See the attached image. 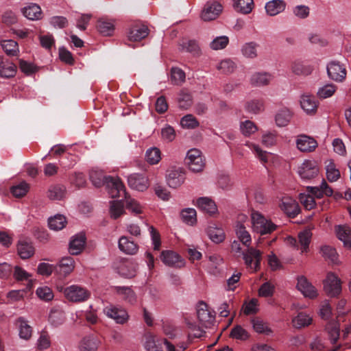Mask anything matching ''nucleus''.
Here are the masks:
<instances>
[{
	"instance_id": "nucleus-31",
	"label": "nucleus",
	"mask_w": 351,
	"mask_h": 351,
	"mask_svg": "<svg viewBox=\"0 0 351 351\" xmlns=\"http://www.w3.org/2000/svg\"><path fill=\"white\" fill-rule=\"evenodd\" d=\"M16 71L15 64L7 59L0 58V76L9 78L14 76Z\"/></svg>"
},
{
	"instance_id": "nucleus-36",
	"label": "nucleus",
	"mask_w": 351,
	"mask_h": 351,
	"mask_svg": "<svg viewBox=\"0 0 351 351\" xmlns=\"http://www.w3.org/2000/svg\"><path fill=\"white\" fill-rule=\"evenodd\" d=\"M149 29L145 25L135 26L128 32V39L131 41H139L147 36Z\"/></svg>"
},
{
	"instance_id": "nucleus-33",
	"label": "nucleus",
	"mask_w": 351,
	"mask_h": 351,
	"mask_svg": "<svg viewBox=\"0 0 351 351\" xmlns=\"http://www.w3.org/2000/svg\"><path fill=\"white\" fill-rule=\"evenodd\" d=\"M251 324L256 332L266 335H273V330L269 327V324L262 319L254 317L251 319Z\"/></svg>"
},
{
	"instance_id": "nucleus-55",
	"label": "nucleus",
	"mask_w": 351,
	"mask_h": 351,
	"mask_svg": "<svg viewBox=\"0 0 351 351\" xmlns=\"http://www.w3.org/2000/svg\"><path fill=\"white\" fill-rule=\"evenodd\" d=\"M240 131L245 136H250L258 131V127L254 122L245 120L240 123Z\"/></svg>"
},
{
	"instance_id": "nucleus-10",
	"label": "nucleus",
	"mask_w": 351,
	"mask_h": 351,
	"mask_svg": "<svg viewBox=\"0 0 351 351\" xmlns=\"http://www.w3.org/2000/svg\"><path fill=\"white\" fill-rule=\"evenodd\" d=\"M298 240L293 237H288L287 241L290 245L295 246L297 250H300L301 254L306 253L308 251L309 245L311 243L312 232L309 229H305L298 234Z\"/></svg>"
},
{
	"instance_id": "nucleus-16",
	"label": "nucleus",
	"mask_w": 351,
	"mask_h": 351,
	"mask_svg": "<svg viewBox=\"0 0 351 351\" xmlns=\"http://www.w3.org/2000/svg\"><path fill=\"white\" fill-rule=\"evenodd\" d=\"M75 265V261L72 257H62L56 265V272L61 276L66 277L73 272Z\"/></svg>"
},
{
	"instance_id": "nucleus-13",
	"label": "nucleus",
	"mask_w": 351,
	"mask_h": 351,
	"mask_svg": "<svg viewBox=\"0 0 351 351\" xmlns=\"http://www.w3.org/2000/svg\"><path fill=\"white\" fill-rule=\"evenodd\" d=\"M184 180L185 174L181 168H173L167 171L166 181L171 188H178L184 183Z\"/></svg>"
},
{
	"instance_id": "nucleus-38",
	"label": "nucleus",
	"mask_w": 351,
	"mask_h": 351,
	"mask_svg": "<svg viewBox=\"0 0 351 351\" xmlns=\"http://www.w3.org/2000/svg\"><path fill=\"white\" fill-rule=\"evenodd\" d=\"M285 8V4L281 0H272L265 5L267 13L270 16H276L282 12Z\"/></svg>"
},
{
	"instance_id": "nucleus-6",
	"label": "nucleus",
	"mask_w": 351,
	"mask_h": 351,
	"mask_svg": "<svg viewBox=\"0 0 351 351\" xmlns=\"http://www.w3.org/2000/svg\"><path fill=\"white\" fill-rule=\"evenodd\" d=\"M161 261L167 267L182 269L186 266V261L173 250H163L160 256Z\"/></svg>"
},
{
	"instance_id": "nucleus-46",
	"label": "nucleus",
	"mask_w": 351,
	"mask_h": 351,
	"mask_svg": "<svg viewBox=\"0 0 351 351\" xmlns=\"http://www.w3.org/2000/svg\"><path fill=\"white\" fill-rule=\"evenodd\" d=\"M1 46L8 56H17L19 52L17 43L13 40H2Z\"/></svg>"
},
{
	"instance_id": "nucleus-50",
	"label": "nucleus",
	"mask_w": 351,
	"mask_h": 351,
	"mask_svg": "<svg viewBox=\"0 0 351 351\" xmlns=\"http://www.w3.org/2000/svg\"><path fill=\"white\" fill-rule=\"evenodd\" d=\"M18 322L19 324V330L20 338L28 340L32 337V327L23 317H19Z\"/></svg>"
},
{
	"instance_id": "nucleus-7",
	"label": "nucleus",
	"mask_w": 351,
	"mask_h": 351,
	"mask_svg": "<svg viewBox=\"0 0 351 351\" xmlns=\"http://www.w3.org/2000/svg\"><path fill=\"white\" fill-rule=\"evenodd\" d=\"M298 173L302 180H311L319 174V167L316 160H304L298 168Z\"/></svg>"
},
{
	"instance_id": "nucleus-22",
	"label": "nucleus",
	"mask_w": 351,
	"mask_h": 351,
	"mask_svg": "<svg viewBox=\"0 0 351 351\" xmlns=\"http://www.w3.org/2000/svg\"><path fill=\"white\" fill-rule=\"evenodd\" d=\"M292 117L293 112L289 108L282 107L276 112L274 117L276 125L279 128L285 127L289 123Z\"/></svg>"
},
{
	"instance_id": "nucleus-59",
	"label": "nucleus",
	"mask_w": 351,
	"mask_h": 351,
	"mask_svg": "<svg viewBox=\"0 0 351 351\" xmlns=\"http://www.w3.org/2000/svg\"><path fill=\"white\" fill-rule=\"evenodd\" d=\"M182 51L189 52L193 56H198L200 53V49L198 44L195 40L184 41L180 45Z\"/></svg>"
},
{
	"instance_id": "nucleus-39",
	"label": "nucleus",
	"mask_w": 351,
	"mask_h": 351,
	"mask_svg": "<svg viewBox=\"0 0 351 351\" xmlns=\"http://www.w3.org/2000/svg\"><path fill=\"white\" fill-rule=\"evenodd\" d=\"M207 234L209 239L215 243L223 242L226 237L224 232L221 228L213 226L208 228Z\"/></svg>"
},
{
	"instance_id": "nucleus-19",
	"label": "nucleus",
	"mask_w": 351,
	"mask_h": 351,
	"mask_svg": "<svg viewBox=\"0 0 351 351\" xmlns=\"http://www.w3.org/2000/svg\"><path fill=\"white\" fill-rule=\"evenodd\" d=\"M280 208L289 216L294 217L300 213L298 202L291 197H283L280 204Z\"/></svg>"
},
{
	"instance_id": "nucleus-23",
	"label": "nucleus",
	"mask_w": 351,
	"mask_h": 351,
	"mask_svg": "<svg viewBox=\"0 0 351 351\" xmlns=\"http://www.w3.org/2000/svg\"><path fill=\"white\" fill-rule=\"evenodd\" d=\"M300 106L307 114H314L317 110V101L310 95H302L300 97Z\"/></svg>"
},
{
	"instance_id": "nucleus-20",
	"label": "nucleus",
	"mask_w": 351,
	"mask_h": 351,
	"mask_svg": "<svg viewBox=\"0 0 351 351\" xmlns=\"http://www.w3.org/2000/svg\"><path fill=\"white\" fill-rule=\"evenodd\" d=\"M86 237L83 233L73 236L69 242V252L72 255H78L84 248Z\"/></svg>"
},
{
	"instance_id": "nucleus-30",
	"label": "nucleus",
	"mask_w": 351,
	"mask_h": 351,
	"mask_svg": "<svg viewBox=\"0 0 351 351\" xmlns=\"http://www.w3.org/2000/svg\"><path fill=\"white\" fill-rule=\"evenodd\" d=\"M23 15L29 20H39L42 16V10L40 7L36 4L31 3L22 10Z\"/></svg>"
},
{
	"instance_id": "nucleus-5",
	"label": "nucleus",
	"mask_w": 351,
	"mask_h": 351,
	"mask_svg": "<svg viewBox=\"0 0 351 351\" xmlns=\"http://www.w3.org/2000/svg\"><path fill=\"white\" fill-rule=\"evenodd\" d=\"M189 169L195 173L202 171L205 167V159L202 152L196 148L190 149L185 158Z\"/></svg>"
},
{
	"instance_id": "nucleus-1",
	"label": "nucleus",
	"mask_w": 351,
	"mask_h": 351,
	"mask_svg": "<svg viewBox=\"0 0 351 351\" xmlns=\"http://www.w3.org/2000/svg\"><path fill=\"white\" fill-rule=\"evenodd\" d=\"M90 180L96 187L105 184L112 197L119 195L123 191L124 184L119 177L105 176L100 169H93L90 172Z\"/></svg>"
},
{
	"instance_id": "nucleus-32",
	"label": "nucleus",
	"mask_w": 351,
	"mask_h": 351,
	"mask_svg": "<svg viewBox=\"0 0 351 351\" xmlns=\"http://www.w3.org/2000/svg\"><path fill=\"white\" fill-rule=\"evenodd\" d=\"M119 248L121 251L127 254H134L138 251L137 245L127 237H121L118 243Z\"/></svg>"
},
{
	"instance_id": "nucleus-27",
	"label": "nucleus",
	"mask_w": 351,
	"mask_h": 351,
	"mask_svg": "<svg viewBox=\"0 0 351 351\" xmlns=\"http://www.w3.org/2000/svg\"><path fill=\"white\" fill-rule=\"evenodd\" d=\"M223 259L221 256L213 254L209 256V261L206 270L208 273L213 276H218L222 271Z\"/></svg>"
},
{
	"instance_id": "nucleus-29",
	"label": "nucleus",
	"mask_w": 351,
	"mask_h": 351,
	"mask_svg": "<svg viewBox=\"0 0 351 351\" xmlns=\"http://www.w3.org/2000/svg\"><path fill=\"white\" fill-rule=\"evenodd\" d=\"M34 247L31 242L20 240L17 244V252L22 259H27L34 254Z\"/></svg>"
},
{
	"instance_id": "nucleus-2",
	"label": "nucleus",
	"mask_w": 351,
	"mask_h": 351,
	"mask_svg": "<svg viewBox=\"0 0 351 351\" xmlns=\"http://www.w3.org/2000/svg\"><path fill=\"white\" fill-rule=\"evenodd\" d=\"M231 252L236 256H242L247 268L252 271L260 269L262 260V252L253 247H247L246 251H243L239 241L234 240L230 245Z\"/></svg>"
},
{
	"instance_id": "nucleus-18",
	"label": "nucleus",
	"mask_w": 351,
	"mask_h": 351,
	"mask_svg": "<svg viewBox=\"0 0 351 351\" xmlns=\"http://www.w3.org/2000/svg\"><path fill=\"white\" fill-rule=\"evenodd\" d=\"M121 193L124 195V202L126 208L134 215H140L143 213L144 206L142 205L138 201L129 195L125 191V187L124 186L123 191H121L119 195L117 197L121 196Z\"/></svg>"
},
{
	"instance_id": "nucleus-15",
	"label": "nucleus",
	"mask_w": 351,
	"mask_h": 351,
	"mask_svg": "<svg viewBox=\"0 0 351 351\" xmlns=\"http://www.w3.org/2000/svg\"><path fill=\"white\" fill-rule=\"evenodd\" d=\"M297 148L302 152H311L317 147V141L312 137L301 134L295 140Z\"/></svg>"
},
{
	"instance_id": "nucleus-12",
	"label": "nucleus",
	"mask_w": 351,
	"mask_h": 351,
	"mask_svg": "<svg viewBox=\"0 0 351 351\" xmlns=\"http://www.w3.org/2000/svg\"><path fill=\"white\" fill-rule=\"evenodd\" d=\"M222 5L216 1H208L201 13V18L205 21L215 20L222 12Z\"/></svg>"
},
{
	"instance_id": "nucleus-37",
	"label": "nucleus",
	"mask_w": 351,
	"mask_h": 351,
	"mask_svg": "<svg viewBox=\"0 0 351 351\" xmlns=\"http://www.w3.org/2000/svg\"><path fill=\"white\" fill-rule=\"evenodd\" d=\"M197 205L199 208L209 214H214L217 211L215 202L209 197H199L197 200Z\"/></svg>"
},
{
	"instance_id": "nucleus-24",
	"label": "nucleus",
	"mask_w": 351,
	"mask_h": 351,
	"mask_svg": "<svg viewBox=\"0 0 351 351\" xmlns=\"http://www.w3.org/2000/svg\"><path fill=\"white\" fill-rule=\"evenodd\" d=\"M197 316L202 326L207 327L213 320L210 311L208 310L206 304L204 302H199L197 306Z\"/></svg>"
},
{
	"instance_id": "nucleus-4",
	"label": "nucleus",
	"mask_w": 351,
	"mask_h": 351,
	"mask_svg": "<svg viewBox=\"0 0 351 351\" xmlns=\"http://www.w3.org/2000/svg\"><path fill=\"white\" fill-rule=\"evenodd\" d=\"M64 297L70 302H83L90 297V292L85 287L78 285H72L65 288L59 289Z\"/></svg>"
},
{
	"instance_id": "nucleus-21",
	"label": "nucleus",
	"mask_w": 351,
	"mask_h": 351,
	"mask_svg": "<svg viewBox=\"0 0 351 351\" xmlns=\"http://www.w3.org/2000/svg\"><path fill=\"white\" fill-rule=\"evenodd\" d=\"M114 289L116 294L125 302L130 304H136L137 296L130 287L117 286L114 287Z\"/></svg>"
},
{
	"instance_id": "nucleus-56",
	"label": "nucleus",
	"mask_w": 351,
	"mask_h": 351,
	"mask_svg": "<svg viewBox=\"0 0 351 351\" xmlns=\"http://www.w3.org/2000/svg\"><path fill=\"white\" fill-rule=\"evenodd\" d=\"M291 70L296 75H308L311 73L313 69L303 62L296 60L292 63Z\"/></svg>"
},
{
	"instance_id": "nucleus-60",
	"label": "nucleus",
	"mask_w": 351,
	"mask_h": 351,
	"mask_svg": "<svg viewBox=\"0 0 351 351\" xmlns=\"http://www.w3.org/2000/svg\"><path fill=\"white\" fill-rule=\"evenodd\" d=\"M29 189V184L25 182H21L19 184L13 186L10 189V191L14 197H21L26 195Z\"/></svg>"
},
{
	"instance_id": "nucleus-35",
	"label": "nucleus",
	"mask_w": 351,
	"mask_h": 351,
	"mask_svg": "<svg viewBox=\"0 0 351 351\" xmlns=\"http://www.w3.org/2000/svg\"><path fill=\"white\" fill-rule=\"evenodd\" d=\"M235 232L239 241L245 247H250L252 243L250 234L246 230L245 226L241 223H237L235 226Z\"/></svg>"
},
{
	"instance_id": "nucleus-9",
	"label": "nucleus",
	"mask_w": 351,
	"mask_h": 351,
	"mask_svg": "<svg viewBox=\"0 0 351 351\" xmlns=\"http://www.w3.org/2000/svg\"><path fill=\"white\" fill-rule=\"evenodd\" d=\"M104 313L117 324H124L130 318L127 310L121 306L110 305L104 308Z\"/></svg>"
},
{
	"instance_id": "nucleus-28",
	"label": "nucleus",
	"mask_w": 351,
	"mask_h": 351,
	"mask_svg": "<svg viewBox=\"0 0 351 351\" xmlns=\"http://www.w3.org/2000/svg\"><path fill=\"white\" fill-rule=\"evenodd\" d=\"M273 76L267 72H256L252 75L250 83L254 86H264L268 85L272 80Z\"/></svg>"
},
{
	"instance_id": "nucleus-44",
	"label": "nucleus",
	"mask_w": 351,
	"mask_h": 351,
	"mask_svg": "<svg viewBox=\"0 0 351 351\" xmlns=\"http://www.w3.org/2000/svg\"><path fill=\"white\" fill-rule=\"evenodd\" d=\"M66 195V188L63 185L56 184L49 187L47 196L52 200H60Z\"/></svg>"
},
{
	"instance_id": "nucleus-52",
	"label": "nucleus",
	"mask_w": 351,
	"mask_h": 351,
	"mask_svg": "<svg viewBox=\"0 0 351 351\" xmlns=\"http://www.w3.org/2000/svg\"><path fill=\"white\" fill-rule=\"evenodd\" d=\"M253 0H234V9L241 13L248 14L253 8Z\"/></svg>"
},
{
	"instance_id": "nucleus-14",
	"label": "nucleus",
	"mask_w": 351,
	"mask_h": 351,
	"mask_svg": "<svg viewBox=\"0 0 351 351\" xmlns=\"http://www.w3.org/2000/svg\"><path fill=\"white\" fill-rule=\"evenodd\" d=\"M328 77L336 82H342L346 76V70L343 64L337 61H332L327 65Z\"/></svg>"
},
{
	"instance_id": "nucleus-62",
	"label": "nucleus",
	"mask_w": 351,
	"mask_h": 351,
	"mask_svg": "<svg viewBox=\"0 0 351 351\" xmlns=\"http://www.w3.org/2000/svg\"><path fill=\"white\" fill-rule=\"evenodd\" d=\"M229 43V38L226 36H220L214 38L210 43V47L213 50H221L224 49Z\"/></svg>"
},
{
	"instance_id": "nucleus-54",
	"label": "nucleus",
	"mask_w": 351,
	"mask_h": 351,
	"mask_svg": "<svg viewBox=\"0 0 351 351\" xmlns=\"http://www.w3.org/2000/svg\"><path fill=\"white\" fill-rule=\"evenodd\" d=\"M326 173L328 180L330 182H336L340 177V172L332 160H330L326 166Z\"/></svg>"
},
{
	"instance_id": "nucleus-57",
	"label": "nucleus",
	"mask_w": 351,
	"mask_h": 351,
	"mask_svg": "<svg viewBox=\"0 0 351 351\" xmlns=\"http://www.w3.org/2000/svg\"><path fill=\"white\" fill-rule=\"evenodd\" d=\"M230 336L237 340L245 341L249 338V333L241 326L237 325L231 329Z\"/></svg>"
},
{
	"instance_id": "nucleus-47",
	"label": "nucleus",
	"mask_w": 351,
	"mask_h": 351,
	"mask_svg": "<svg viewBox=\"0 0 351 351\" xmlns=\"http://www.w3.org/2000/svg\"><path fill=\"white\" fill-rule=\"evenodd\" d=\"M124 204L122 200L110 201V214L112 218L116 219L125 213Z\"/></svg>"
},
{
	"instance_id": "nucleus-51",
	"label": "nucleus",
	"mask_w": 351,
	"mask_h": 351,
	"mask_svg": "<svg viewBox=\"0 0 351 351\" xmlns=\"http://www.w3.org/2000/svg\"><path fill=\"white\" fill-rule=\"evenodd\" d=\"M66 223V218L62 215H56L54 217H50L48 220L49 228L53 230H62Z\"/></svg>"
},
{
	"instance_id": "nucleus-49",
	"label": "nucleus",
	"mask_w": 351,
	"mask_h": 351,
	"mask_svg": "<svg viewBox=\"0 0 351 351\" xmlns=\"http://www.w3.org/2000/svg\"><path fill=\"white\" fill-rule=\"evenodd\" d=\"M36 295L40 300L45 302L51 301L54 297L52 289L46 285L38 287L36 289Z\"/></svg>"
},
{
	"instance_id": "nucleus-11",
	"label": "nucleus",
	"mask_w": 351,
	"mask_h": 351,
	"mask_svg": "<svg viewBox=\"0 0 351 351\" xmlns=\"http://www.w3.org/2000/svg\"><path fill=\"white\" fill-rule=\"evenodd\" d=\"M128 184L132 189L139 192L145 191L149 186L148 178L145 175L138 173L128 176Z\"/></svg>"
},
{
	"instance_id": "nucleus-41",
	"label": "nucleus",
	"mask_w": 351,
	"mask_h": 351,
	"mask_svg": "<svg viewBox=\"0 0 351 351\" xmlns=\"http://www.w3.org/2000/svg\"><path fill=\"white\" fill-rule=\"evenodd\" d=\"M312 317L304 313H299L292 319L293 326L295 328H301L309 326L312 323Z\"/></svg>"
},
{
	"instance_id": "nucleus-40",
	"label": "nucleus",
	"mask_w": 351,
	"mask_h": 351,
	"mask_svg": "<svg viewBox=\"0 0 351 351\" xmlns=\"http://www.w3.org/2000/svg\"><path fill=\"white\" fill-rule=\"evenodd\" d=\"M246 112L253 114H257L264 110V103L261 99H252L245 104Z\"/></svg>"
},
{
	"instance_id": "nucleus-3",
	"label": "nucleus",
	"mask_w": 351,
	"mask_h": 351,
	"mask_svg": "<svg viewBox=\"0 0 351 351\" xmlns=\"http://www.w3.org/2000/svg\"><path fill=\"white\" fill-rule=\"evenodd\" d=\"M251 223L253 231L261 234H270L277 227L271 220L265 218L258 211L252 212Z\"/></svg>"
},
{
	"instance_id": "nucleus-8",
	"label": "nucleus",
	"mask_w": 351,
	"mask_h": 351,
	"mask_svg": "<svg viewBox=\"0 0 351 351\" xmlns=\"http://www.w3.org/2000/svg\"><path fill=\"white\" fill-rule=\"evenodd\" d=\"M324 289L330 297H335L341 292V280L334 273L329 272L324 281Z\"/></svg>"
},
{
	"instance_id": "nucleus-61",
	"label": "nucleus",
	"mask_w": 351,
	"mask_h": 351,
	"mask_svg": "<svg viewBox=\"0 0 351 351\" xmlns=\"http://www.w3.org/2000/svg\"><path fill=\"white\" fill-rule=\"evenodd\" d=\"M180 125L185 129H195L199 126V122L192 114H186L180 120Z\"/></svg>"
},
{
	"instance_id": "nucleus-45",
	"label": "nucleus",
	"mask_w": 351,
	"mask_h": 351,
	"mask_svg": "<svg viewBox=\"0 0 351 351\" xmlns=\"http://www.w3.org/2000/svg\"><path fill=\"white\" fill-rule=\"evenodd\" d=\"M326 330L327 331L330 343L335 344L339 337V326L335 321L329 322L326 326Z\"/></svg>"
},
{
	"instance_id": "nucleus-48",
	"label": "nucleus",
	"mask_w": 351,
	"mask_h": 351,
	"mask_svg": "<svg viewBox=\"0 0 351 351\" xmlns=\"http://www.w3.org/2000/svg\"><path fill=\"white\" fill-rule=\"evenodd\" d=\"M145 160L149 165H156L161 160V152L156 147H152L145 152Z\"/></svg>"
},
{
	"instance_id": "nucleus-26",
	"label": "nucleus",
	"mask_w": 351,
	"mask_h": 351,
	"mask_svg": "<svg viewBox=\"0 0 351 351\" xmlns=\"http://www.w3.org/2000/svg\"><path fill=\"white\" fill-rule=\"evenodd\" d=\"M307 191L313 197L317 198H321L324 195L331 196L333 193L332 189L324 180H322L319 186H308Z\"/></svg>"
},
{
	"instance_id": "nucleus-25",
	"label": "nucleus",
	"mask_w": 351,
	"mask_h": 351,
	"mask_svg": "<svg viewBox=\"0 0 351 351\" xmlns=\"http://www.w3.org/2000/svg\"><path fill=\"white\" fill-rule=\"evenodd\" d=\"M335 232L337 238L343 243V245L351 248V230L346 225H338L335 226Z\"/></svg>"
},
{
	"instance_id": "nucleus-42",
	"label": "nucleus",
	"mask_w": 351,
	"mask_h": 351,
	"mask_svg": "<svg viewBox=\"0 0 351 351\" xmlns=\"http://www.w3.org/2000/svg\"><path fill=\"white\" fill-rule=\"evenodd\" d=\"M99 345V340L93 337L88 336L84 338L80 345L81 351H96Z\"/></svg>"
},
{
	"instance_id": "nucleus-53",
	"label": "nucleus",
	"mask_w": 351,
	"mask_h": 351,
	"mask_svg": "<svg viewBox=\"0 0 351 351\" xmlns=\"http://www.w3.org/2000/svg\"><path fill=\"white\" fill-rule=\"evenodd\" d=\"M97 27L99 33L104 36L112 35L114 29L112 21L104 19L98 21Z\"/></svg>"
},
{
	"instance_id": "nucleus-34",
	"label": "nucleus",
	"mask_w": 351,
	"mask_h": 351,
	"mask_svg": "<svg viewBox=\"0 0 351 351\" xmlns=\"http://www.w3.org/2000/svg\"><path fill=\"white\" fill-rule=\"evenodd\" d=\"M245 145L249 147L254 154L255 156L263 163L265 164L269 161L271 153L263 150L258 145L247 141Z\"/></svg>"
},
{
	"instance_id": "nucleus-64",
	"label": "nucleus",
	"mask_w": 351,
	"mask_h": 351,
	"mask_svg": "<svg viewBox=\"0 0 351 351\" xmlns=\"http://www.w3.org/2000/svg\"><path fill=\"white\" fill-rule=\"evenodd\" d=\"M144 347L147 351H161L156 343L155 337L150 333L145 335Z\"/></svg>"
},
{
	"instance_id": "nucleus-63",
	"label": "nucleus",
	"mask_w": 351,
	"mask_h": 351,
	"mask_svg": "<svg viewBox=\"0 0 351 351\" xmlns=\"http://www.w3.org/2000/svg\"><path fill=\"white\" fill-rule=\"evenodd\" d=\"M235 68V63L228 58L222 60L217 66V69L223 73H232Z\"/></svg>"
},
{
	"instance_id": "nucleus-58",
	"label": "nucleus",
	"mask_w": 351,
	"mask_h": 351,
	"mask_svg": "<svg viewBox=\"0 0 351 351\" xmlns=\"http://www.w3.org/2000/svg\"><path fill=\"white\" fill-rule=\"evenodd\" d=\"M182 221L189 225H194L197 221L196 210L194 208H184L181 212Z\"/></svg>"
},
{
	"instance_id": "nucleus-17",
	"label": "nucleus",
	"mask_w": 351,
	"mask_h": 351,
	"mask_svg": "<svg viewBox=\"0 0 351 351\" xmlns=\"http://www.w3.org/2000/svg\"><path fill=\"white\" fill-rule=\"evenodd\" d=\"M297 288L306 298L313 299L318 295L317 289L304 276L298 278Z\"/></svg>"
},
{
	"instance_id": "nucleus-43",
	"label": "nucleus",
	"mask_w": 351,
	"mask_h": 351,
	"mask_svg": "<svg viewBox=\"0 0 351 351\" xmlns=\"http://www.w3.org/2000/svg\"><path fill=\"white\" fill-rule=\"evenodd\" d=\"M258 45L254 42L246 43L242 45L241 51L242 55L248 59H254L258 56Z\"/></svg>"
}]
</instances>
